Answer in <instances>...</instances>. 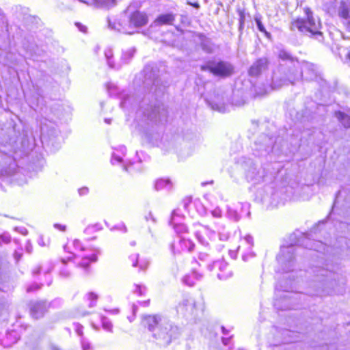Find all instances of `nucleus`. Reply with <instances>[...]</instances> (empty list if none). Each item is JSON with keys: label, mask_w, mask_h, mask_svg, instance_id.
I'll return each instance as SVG.
<instances>
[{"label": "nucleus", "mask_w": 350, "mask_h": 350, "mask_svg": "<svg viewBox=\"0 0 350 350\" xmlns=\"http://www.w3.org/2000/svg\"><path fill=\"white\" fill-rule=\"evenodd\" d=\"M81 345L83 350H90L91 349L90 343L85 338H81Z\"/></svg>", "instance_id": "nucleus-28"}, {"label": "nucleus", "mask_w": 350, "mask_h": 350, "mask_svg": "<svg viewBox=\"0 0 350 350\" xmlns=\"http://www.w3.org/2000/svg\"><path fill=\"white\" fill-rule=\"evenodd\" d=\"M205 257H207V255L206 254H200L199 258L200 260H204Z\"/></svg>", "instance_id": "nucleus-47"}, {"label": "nucleus", "mask_w": 350, "mask_h": 350, "mask_svg": "<svg viewBox=\"0 0 350 350\" xmlns=\"http://www.w3.org/2000/svg\"><path fill=\"white\" fill-rule=\"evenodd\" d=\"M145 291V287L142 286H136V290L135 291V293L139 294V295H143L144 291Z\"/></svg>", "instance_id": "nucleus-35"}, {"label": "nucleus", "mask_w": 350, "mask_h": 350, "mask_svg": "<svg viewBox=\"0 0 350 350\" xmlns=\"http://www.w3.org/2000/svg\"><path fill=\"white\" fill-rule=\"evenodd\" d=\"M118 30L124 33L131 34L134 33V31H129L128 29L124 27H122V29H118Z\"/></svg>", "instance_id": "nucleus-42"}, {"label": "nucleus", "mask_w": 350, "mask_h": 350, "mask_svg": "<svg viewBox=\"0 0 350 350\" xmlns=\"http://www.w3.org/2000/svg\"><path fill=\"white\" fill-rule=\"evenodd\" d=\"M74 246L76 248H79L81 250H83V247L81 245V243L79 240L76 239L73 241Z\"/></svg>", "instance_id": "nucleus-38"}, {"label": "nucleus", "mask_w": 350, "mask_h": 350, "mask_svg": "<svg viewBox=\"0 0 350 350\" xmlns=\"http://www.w3.org/2000/svg\"><path fill=\"white\" fill-rule=\"evenodd\" d=\"M183 243L184 244H185V245H187V243H188V244H191V243H190L189 241H186V240H183Z\"/></svg>", "instance_id": "nucleus-54"}, {"label": "nucleus", "mask_w": 350, "mask_h": 350, "mask_svg": "<svg viewBox=\"0 0 350 350\" xmlns=\"http://www.w3.org/2000/svg\"><path fill=\"white\" fill-rule=\"evenodd\" d=\"M105 122H106L107 123L109 124V123H110V120L105 119Z\"/></svg>", "instance_id": "nucleus-57"}, {"label": "nucleus", "mask_w": 350, "mask_h": 350, "mask_svg": "<svg viewBox=\"0 0 350 350\" xmlns=\"http://www.w3.org/2000/svg\"><path fill=\"white\" fill-rule=\"evenodd\" d=\"M243 258L244 260H245V255L243 256Z\"/></svg>", "instance_id": "nucleus-61"}, {"label": "nucleus", "mask_w": 350, "mask_h": 350, "mask_svg": "<svg viewBox=\"0 0 350 350\" xmlns=\"http://www.w3.org/2000/svg\"><path fill=\"white\" fill-rule=\"evenodd\" d=\"M97 260V256L95 254L91 255L90 257H84L80 264L81 267L87 268L90 262H95Z\"/></svg>", "instance_id": "nucleus-21"}, {"label": "nucleus", "mask_w": 350, "mask_h": 350, "mask_svg": "<svg viewBox=\"0 0 350 350\" xmlns=\"http://www.w3.org/2000/svg\"><path fill=\"white\" fill-rule=\"evenodd\" d=\"M125 103H126V101H122V102H121V103H120V106H121L122 107H124V106Z\"/></svg>", "instance_id": "nucleus-55"}, {"label": "nucleus", "mask_w": 350, "mask_h": 350, "mask_svg": "<svg viewBox=\"0 0 350 350\" xmlns=\"http://www.w3.org/2000/svg\"><path fill=\"white\" fill-rule=\"evenodd\" d=\"M187 3L196 9H199L200 8V5L198 2H195V3L187 2Z\"/></svg>", "instance_id": "nucleus-43"}, {"label": "nucleus", "mask_w": 350, "mask_h": 350, "mask_svg": "<svg viewBox=\"0 0 350 350\" xmlns=\"http://www.w3.org/2000/svg\"><path fill=\"white\" fill-rule=\"evenodd\" d=\"M76 332L77 333V334L80 336H82L83 333V326L81 325H78L76 327Z\"/></svg>", "instance_id": "nucleus-36"}, {"label": "nucleus", "mask_w": 350, "mask_h": 350, "mask_svg": "<svg viewBox=\"0 0 350 350\" xmlns=\"http://www.w3.org/2000/svg\"><path fill=\"white\" fill-rule=\"evenodd\" d=\"M88 192V188L87 187H83L79 189V195L83 196L85 195Z\"/></svg>", "instance_id": "nucleus-40"}, {"label": "nucleus", "mask_w": 350, "mask_h": 350, "mask_svg": "<svg viewBox=\"0 0 350 350\" xmlns=\"http://www.w3.org/2000/svg\"><path fill=\"white\" fill-rule=\"evenodd\" d=\"M148 116L150 119H154V118H157L159 119H161L159 107H154V109H152V113H148Z\"/></svg>", "instance_id": "nucleus-25"}, {"label": "nucleus", "mask_w": 350, "mask_h": 350, "mask_svg": "<svg viewBox=\"0 0 350 350\" xmlns=\"http://www.w3.org/2000/svg\"><path fill=\"white\" fill-rule=\"evenodd\" d=\"M196 307L195 302L192 298H187L183 301L181 304H179L178 309L181 311H187L191 314L193 313L194 309Z\"/></svg>", "instance_id": "nucleus-13"}, {"label": "nucleus", "mask_w": 350, "mask_h": 350, "mask_svg": "<svg viewBox=\"0 0 350 350\" xmlns=\"http://www.w3.org/2000/svg\"><path fill=\"white\" fill-rule=\"evenodd\" d=\"M269 64V59L265 57H261L255 61L249 69V75L252 77H258L263 71L268 68Z\"/></svg>", "instance_id": "nucleus-7"}, {"label": "nucleus", "mask_w": 350, "mask_h": 350, "mask_svg": "<svg viewBox=\"0 0 350 350\" xmlns=\"http://www.w3.org/2000/svg\"><path fill=\"white\" fill-rule=\"evenodd\" d=\"M144 322L150 331L154 332L158 327L159 332L154 333V336L162 338L166 344H169L172 338H176L179 334L178 327L173 325L168 319L159 315L146 316Z\"/></svg>", "instance_id": "nucleus-3"}, {"label": "nucleus", "mask_w": 350, "mask_h": 350, "mask_svg": "<svg viewBox=\"0 0 350 350\" xmlns=\"http://www.w3.org/2000/svg\"><path fill=\"white\" fill-rule=\"evenodd\" d=\"M294 252L295 248L292 246L281 248L277 260L284 271L288 272L293 270L294 267Z\"/></svg>", "instance_id": "nucleus-5"}, {"label": "nucleus", "mask_w": 350, "mask_h": 350, "mask_svg": "<svg viewBox=\"0 0 350 350\" xmlns=\"http://www.w3.org/2000/svg\"><path fill=\"white\" fill-rule=\"evenodd\" d=\"M278 57L280 59L278 67L273 71L271 87L278 90L289 83L294 84L299 79L298 62L286 51L280 50Z\"/></svg>", "instance_id": "nucleus-1"}, {"label": "nucleus", "mask_w": 350, "mask_h": 350, "mask_svg": "<svg viewBox=\"0 0 350 350\" xmlns=\"http://www.w3.org/2000/svg\"><path fill=\"white\" fill-rule=\"evenodd\" d=\"M305 18H299L291 24V31L297 29L301 33L313 38L319 42L323 41V35L321 31V23L319 18H314L309 8L305 9Z\"/></svg>", "instance_id": "nucleus-2"}, {"label": "nucleus", "mask_w": 350, "mask_h": 350, "mask_svg": "<svg viewBox=\"0 0 350 350\" xmlns=\"http://www.w3.org/2000/svg\"><path fill=\"white\" fill-rule=\"evenodd\" d=\"M228 238V234L219 232V239L221 241H226Z\"/></svg>", "instance_id": "nucleus-41"}, {"label": "nucleus", "mask_w": 350, "mask_h": 350, "mask_svg": "<svg viewBox=\"0 0 350 350\" xmlns=\"http://www.w3.org/2000/svg\"><path fill=\"white\" fill-rule=\"evenodd\" d=\"M210 270L217 269L219 272L217 273L220 280H226L232 275V271L228 264L224 260H217L213 262L212 265H208Z\"/></svg>", "instance_id": "nucleus-6"}, {"label": "nucleus", "mask_w": 350, "mask_h": 350, "mask_svg": "<svg viewBox=\"0 0 350 350\" xmlns=\"http://www.w3.org/2000/svg\"><path fill=\"white\" fill-rule=\"evenodd\" d=\"M254 21L256 23L258 29L264 33L266 38L268 39H271V35L269 32L267 31L265 29V27H264L262 23V16L260 14H256L254 16Z\"/></svg>", "instance_id": "nucleus-16"}, {"label": "nucleus", "mask_w": 350, "mask_h": 350, "mask_svg": "<svg viewBox=\"0 0 350 350\" xmlns=\"http://www.w3.org/2000/svg\"><path fill=\"white\" fill-rule=\"evenodd\" d=\"M116 161L117 162L120 163L122 161V158L119 156L113 154L112 157V161Z\"/></svg>", "instance_id": "nucleus-44"}, {"label": "nucleus", "mask_w": 350, "mask_h": 350, "mask_svg": "<svg viewBox=\"0 0 350 350\" xmlns=\"http://www.w3.org/2000/svg\"><path fill=\"white\" fill-rule=\"evenodd\" d=\"M200 40L202 49L206 53H211L213 49L211 45L210 41L204 36H200Z\"/></svg>", "instance_id": "nucleus-19"}, {"label": "nucleus", "mask_w": 350, "mask_h": 350, "mask_svg": "<svg viewBox=\"0 0 350 350\" xmlns=\"http://www.w3.org/2000/svg\"><path fill=\"white\" fill-rule=\"evenodd\" d=\"M80 2H83L84 3H86V4H88V3H87L86 1H85L84 0H78Z\"/></svg>", "instance_id": "nucleus-56"}, {"label": "nucleus", "mask_w": 350, "mask_h": 350, "mask_svg": "<svg viewBox=\"0 0 350 350\" xmlns=\"http://www.w3.org/2000/svg\"><path fill=\"white\" fill-rule=\"evenodd\" d=\"M222 341H223V343L226 345L228 342V338H223Z\"/></svg>", "instance_id": "nucleus-51"}, {"label": "nucleus", "mask_w": 350, "mask_h": 350, "mask_svg": "<svg viewBox=\"0 0 350 350\" xmlns=\"http://www.w3.org/2000/svg\"><path fill=\"white\" fill-rule=\"evenodd\" d=\"M256 167H252L247 172L246 176L249 180H253L256 178Z\"/></svg>", "instance_id": "nucleus-26"}, {"label": "nucleus", "mask_w": 350, "mask_h": 350, "mask_svg": "<svg viewBox=\"0 0 350 350\" xmlns=\"http://www.w3.org/2000/svg\"><path fill=\"white\" fill-rule=\"evenodd\" d=\"M105 57L107 59L108 65L109 67L112 68H116L118 69L120 68V66H116L113 62L111 60V57L113 56L112 51L111 49H108L105 51Z\"/></svg>", "instance_id": "nucleus-23"}, {"label": "nucleus", "mask_w": 350, "mask_h": 350, "mask_svg": "<svg viewBox=\"0 0 350 350\" xmlns=\"http://www.w3.org/2000/svg\"><path fill=\"white\" fill-rule=\"evenodd\" d=\"M241 243L237 248L238 251L250 250L254 244L253 238L250 235H246Z\"/></svg>", "instance_id": "nucleus-15"}, {"label": "nucleus", "mask_w": 350, "mask_h": 350, "mask_svg": "<svg viewBox=\"0 0 350 350\" xmlns=\"http://www.w3.org/2000/svg\"><path fill=\"white\" fill-rule=\"evenodd\" d=\"M346 57H347V59L350 60V46L348 48V51L346 54Z\"/></svg>", "instance_id": "nucleus-46"}, {"label": "nucleus", "mask_w": 350, "mask_h": 350, "mask_svg": "<svg viewBox=\"0 0 350 350\" xmlns=\"http://www.w3.org/2000/svg\"><path fill=\"white\" fill-rule=\"evenodd\" d=\"M78 25V27H79V29H80L81 31H83V32H85V31H86V27H85L82 26V25Z\"/></svg>", "instance_id": "nucleus-45"}, {"label": "nucleus", "mask_w": 350, "mask_h": 350, "mask_svg": "<svg viewBox=\"0 0 350 350\" xmlns=\"http://www.w3.org/2000/svg\"><path fill=\"white\" fill-rule=\"evenodd\" d=\"M322 272L323 273H322L321 275L325 276L326 278V279L323 280V281L326 282H328L329 278H332L334 275V274L330 271L323 270Z\"/></svg>", "instance_id": "nucleus-31"}, {"label": "nucleus", "mask_w": 350, "mask_h": 350, "mask_svg": "<svg viewBox=\"0 0 350 350\" xmlns=\"http://www.w3.org/2000/svg\"><path fill=\"white\" fill-rule=\"evenodd\" d=\"M103 327L105 330L108 332L112 331L113 325L111 323L107 321L106 319H103Z\"/></svg>", "instance_id": "nucleus-29"}, {"label": "nucleus", "mask_w": 350, "mask_h": 350, "mask_svg": "<svg viewBox=\"0 0 350 350\" xmlns=\"http://www.w3.org/2000/svg\"><path fill=\"white\" fill-rule=\"evenodd\" d=\"M243 27H244V23H239V31H242Z\"/></svg>", "instance_id": "nucleus-50"}, {"label": "nucleus", "mask_w": 350, "mask_h": 350, "mask_svg": "<svg viewBox=\"0 0 350 350\" xmlns=\"http://www.w3.org/2000/svg\"><path fill=\"white\" fill-rule=\"evenodd\" d=\"M201 70L204 71L208 70L215 76L227 77L233 73L234 68L230 63L221 61L208 62L206 65L202 66Z\"/></svg>", "instance_id": "nucleus-4"}, {"label": "nucleus", "mask_w": 350, "mask_h": 350, "mask_svg": "<svg viewBox=\"0 0 350 350\" xmlns=\"http://www.w3.org/2000/svg\"><path fill=\"white\" fill-rule=\"evenodd\" d=\"M148 18L145 13L139 11L133 12L129 18V28L131 27H141L148 23Z\"/></svg>", "instance_id": "nucleus-9"}, {"label": "nucleus", "mask_w": 350, "mask_h": 350, "mask_svg": "<svg viewBox=\"0 0 350 350\" xmlns=\"http://www.w3.org/2000/svg\"><path fill=\"white\" fill-rule=\"evenodd\" d=\"M212 215L215 217H221V211L219 208H215L212 211Z\"/></svg>", "instance_id": "nucleus-34"}, {"label": "nucleus", "mask_w": 350, "mask_h": 350, "mask_svg": "<svg viewBox=\"0 0 350 350\" xmlns=\"http://www.w3.org/2000/svg\"><path fill=\"white\" fill-rule=\"evenodd\" d=\"M88 299L90 301L89 306L93 308L96 306L98 295L95 293L90 292L88 294Z\"/></svg>", "instance_id": "nucleus-24"}, {"label": "nucleus", "mask_w": 350, "mask_h": 350, "mask_svg": "<svg viewBox=\"0 0 350 350\" xmlns=\"http://www.w3.org/2000/svg\"><path fill=\"white\" fill-rule=\"evenodd\" d=\"M298 72L300 75L299 78L304 76L306 80H312L317 76V68L314 64L306 62L302 65L301 72L298 70Z\"/></svg>", "instance_id": "nucleus-12"}, {"label": "nucleus", "mask_w": 350, "mask_h": 350, "mask_svg": "<svg viewBox=\"0 0 350 350\" xmlns=\"http://www.w3.org/2000/svg\"><path fill=\"white\" fill-rule=\"evenodd\" d=\"M138 258H139L138 254H134L129 256V260L131 262L132 266L133 267H137L138 263H139Z\"/></svg>", "instance_id": "nucleus-27"}, {"label": "nucleus", "mask_w": 350, "mask_h": 350, "mask_svg": "<svg viewBox=\"0 0 350 350\" xmlns=\"http://www.w3.org/2000/svg\"><path fill=\"white\" fill-rule=\"evenodd\" d=\"M175 19V16L173 14H165L159 16L154 21L155 25H171Z\"/></svg>", "instance_id": "nucleus-14"}, {"label": "nucleus", "mask_w": 350, "mask_h": 350, "mask_svg": "<svg viewBox=\"0 0 350 350\" xmlns=\"http://www.w3.org/2000/svg\"><path fill=\"white\" fill-rule=\"evenodd\" d=\"M124 169L126 171L127 170V168L126 167H124Z\"/></svg>", "instance_id": "nucleus-62"}, {"label": "nucleus", "mask_w": 350, "mask_h": 350, "mask_svg": "<svg viewBox=\"0 0 350 350\" xmlns=\"http://www.w3.org/2000/svg\"><path fill=\"white\" fill-rule=\"evenodd\" d=\"M120 229L123 230L124 232H125L127 231L126 227L125 226L124 224L121 225V227L120 228Z\"/></svg>", "instance_id": "nucleus-48"}, {"label": "nucleus", "mask_w": 350, "mask_h": 350, "mask_svg": "<svg viewBox=\"0 0 350 350\" xmlns=\"http://www.w3.org/2000/svg\"><path fill=\"white\" fill-rule=\"evenodd\" d=\"M144 72L145 73V85L147 87L151 86V90L154 89V91L156 92L160 82V79L158 78L156 71L153 70L152 68L146 67Z\"/></svg>", "instance_id": "nucleus-8"}, {"label": "nucleus", "mask_w": 350, "mask_h": 350, "mask_svg": "<svg viewBox=\"0 0 350 350\" xmlns=\"http://www.w3.org/2000/svg\"><path fill=\"white\" fill-rule=\"evenodd\" d=\"M40 271V267H38V269H35L33 271V273L34 275H36V274H38Z\"/></svg>", "instance_id": "nucleus-49"}, {"label": "nucleus", "mask_w": 350, "mask_h": 350, "mask_svg": "<svg viewBox=\"0 0 350 350\" xmlns=\"http://www.w3.org/2000/svg\"><path fill=\"white\" fill-rule=\"evenodd\" d=\"M54 227L61 231H65L66 230V226H64V225H61V224H54Z\"/></svg>", "instance_id": "nucleus-39"}, {"label": "nucleus", "mask_w": 350, "mask_h": 350, "mask_svg": "<svg viewBox=\"0 0 350 350\" xmlns=\"http://www.w3.org/2000/svg\"><path fill=\"white\" fill-rule=\"evenodd\" d=\"M135 53V49L131 48L124 51L122 55V59L125 63H128L129 60H130L134 55Z\"/></svg>", "instance_id": "nucleus-22"}, {"label": "nucleus", "mask_w": 350, "mask_h": 350, "mask_svg": "<svg viewBox=\"0 0 350 350\" xmlns=\"http://www.w3.org/2000/svg\"><path fill=\"white\" fill-rule=\"evenodd\" d=\"M48 308L49 304L46 301H36L31 307V314L34 319H39L44 314Z\"/></svg>", "instance_id": "nucleus-11"}, {"label": "nucleus", "mask_w": 350, "mask_h": 350, "mask_svg": "<svg viewBox=\"0 0 350 350\" xmlns=\"http://www.w3.org/2000/svg\"><path fill=\"white\" fill-rule=\"evenodd\" d=\"M64 275H65L66 277H67V276H68V275H69V274L66 273H65V274H64Z\"/></svg>", "instance_id": "nucleus-60"}, {"label": "nucleus", "mask_w": 350, "mask_h": 350, "mask_svg": "<svg viewBox=\"0 0 350 350\" xmlns=\"http://www.w3.org/2000/svg\"><path fill=\"white\" fill-rule=\"evenodd\" d=\"M191 276L190 275H186L183 278V282L188 285V286H192L194 285V282L193 280H191Z\"/></svg>", "instance_id": "nucleus-30"}, {"label": "nucleus", "mask_w": 350, "mask_h": 350, "mask_svg": "<svg viewBox=\"0 0 350 350\" xmlns=\"http://www.w3.org/2000/svg\"><path fill=\"white\" fill-rule=\"evenodd\" d=\"M53 350H59V349H58V348H57V347H53Z\"/></svg>", "instance_id": "nucleus-58"}, {"label": "nucleus", "mask_w": 350, "mask_h": 350, "mask_svg": "<svg viewBox=\"0 0 350 350\" xmlns=\"http://www.w3.org/2000/svg\"><path fill=\"white\" fill-rule=\"evenodd\" d=\"M336 118L341 122V124L347 128L350 127V116L341 112L336 111L335 113Z\"/></svg>", "instance_id": "nucleus-17"}, {"label": "nucleus", "mask_w": 350, "mask_h": 350, "mask_svg": "<svg viewBox=\"0 0 350 350\" xmlns=\"http://www.w3.org/2000/svg\"><path fill=\"white\" fill-rule=\"evenodd\" d=\"M339 17L342 20L347 31L350 32V4L341 1L338 10Z\"/></svg>", "instance_id": "nucleus-10"}, {"label": "nucleus", "mask_w": 350, "mask_h": 350, "mask_svg": "<svg viewBox=\"0 0 350 350\" xmlns=\"http://www.w3.org/2000/svg\"><path fill=\"white\" fill-rule=\"evenodd\" d=\"M96 4L100 8H108L116 3V0H94Z\"/></svg>", "instance_id": "nucleus-20"}, {"label": "nucleus", "mask_w": 350, "mask_h": 350, "mask_svg": "<svg viewBox=\"0 0 350 350\" xmlns=\"http://www.w3.org/2000/svg\"><path fill=\"white\" fill-rule=\"evenodd\" d=\"M212 108L214 109V110H217L219 112H225V107L224 106L221 105V106H219V105L217 104H215L212 106Z\"/></svg>", "instance_id": "nucleus-33"}, {"label": "nucleus", "mask_w": 350, "mask_h": 350, "mask_svg": "<svg viewBox=\"0 0 350 350\" xmlns=\"http://www.w3.org/2000/svg\"><path fill=\"white\" fill-rule=\"evenodd\" d=\"M112 86H113V88H115V86H113V85H110L108 86V89L111 90V88H112ZM109 93L110 94H113L112 90H109Z\"/></svg>", "instance_id": "nucleus-52"}, {"label": "nucleus", "mask_w": 350, "mask_h": 350, "mask_svg": "<svg viewBox=\"0 0 350 350\" xmlns=\"http://www.w3.org/2000/svg\"><path fill=\"white\" fill-rule=\"evenodd\" d=\"M131 245H135V242H132V243H131Z\"/></svg>", "instance_id": "nucleus-59"}, {"label": "nucleus", "mask_w": 350, "mask_h": 350, "mask_svg": "<svg viewBox=\"0 0 350 350\" xmlns=\"http://www.w3.org/2000/svg\"><path fill=\"white\" fill-rule=\"evenodd\" d=\"M149 265V262L146 260H141L139 262L138 265L141 270H145Z\"/></svg>", "instance_id": "nucleus-32"}, {"label": "nucleus", "mask_w": 350, "mask_h": 350, "mask_svg": "<svg viewBox=\"0 0 350 350\" xmlns=\"http://www.w3.org/2000/svg\"><path fill=\"white\" fill-rule=\"evenodd\" d=\"M154 187L156 190H161L164 188L170 189L172 184L169 179H159L156 181Z\"/></svg>", "instance_id": "nucleus-18"}, {"label": "nucleus", "mask_w": 350, "mask_h": 350, "mask_svg": "<svg viewBox=\"0 0 350 350\" xmlns=\"http://www.w3.org/2000/svg\"><path fill=\"white\" fill-rule=\"evenodd\" d=\"M245 14L243 11L239 12V23H245Z\"/></svg>", "instance_id": "nucleus-37"}, {"label": "nucleus", "mask_w": 350, "mask_h": 350, "mask_svg": "<svg viewBox=\"0 0 350 350\" xmlns=\"http://www.w3.org/2000/svg\"><path fill=\"white\" fill-rule=\"evenodd\" d=\"M221 329H222L223 334H227V331H226V329H225V327H221Z\"/></svg>", "instance_id": "nucleus-53"}]
</instances>
